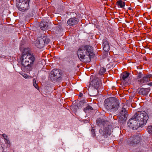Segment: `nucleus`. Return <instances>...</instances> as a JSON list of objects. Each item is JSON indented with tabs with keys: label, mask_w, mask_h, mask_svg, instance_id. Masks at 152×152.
I'll return each mask as SVG.
<instances>
[{
	"label": "nucleus",
	"mask_w": 152,
	"mask_h": 152,
	"mask_svg": "<svg viewBox=\"0 0 152 152\" xmlns=\"http://www.w3.org/2000/svg\"><path fill=\"white\" fill-rule=\"evenodd\" d=\"M77 56L80 60L85 62H89L94 56L93 47L89 45L83 46L80 48Z\"/></svg>",
	"instance_id": "obj_1"
},
{
	"label": "nucleus",
	"mask_w": 152,
	"mask_h": 152,
	"mask_svg": "<svg viewBox=\"0 0 152 152\" xmlns=\"http://www.w3.org/2000/svg\"><path fill=\"white\" fill-rule=\"evenodd\" d=\"M23 52L22 56L20 58L21 64L23 66L24 71L28 72L31 70L35 60L34 55L28 52Z\"/></svg>",
	"instance_id": "obj_2"
},
{
	"label": "nucleus",
	"mask_w": 152,
	"mask_h": 152,
	"mask_svg": "<svg viewBox=\"0 0 152 152\" xmlns=\"http://www.w3.org/2000/svg\"><path fill=\"white\" fill-rule=\"evenodd\" d=\"M104 104L107 111L112 112L116 111L120 106L119 101L113 98L106 99L104 101Z\"/></svg>",
	"instance_id": "obj_3"
},
{
	"label": "nucleus",
	"mask_w": 152,
	"mask_h": 152,
	"mask_svg": "<svg viewBox=\"0 0 152 152\" xmlns=\"http://www.w3.org/2000/svg\"><path fill=\"white\" fill-rule=\"evenodd\" d=\"M134 118L137 121L141 126H143L146 123L148 116L146 112L142 111L135 113L134 115Z\"/></svg>",
	"instance_id": "obj_4"
},
{
	"label": "nucleus",
	"mask_w": 152,
	"mask_h": 152,
	"mask_svg": "<svg viewBox=\"0 0 152 152\" xmlns=\"http://www.w3.org/2000/svg\"><path fill=\"white\" fill-rule=\"evenodd\" d=\"M50 42V39L46 36L39 37L38 40L35 42V46L39 48H43L45 44H48Z\"/></svg>",
	"instance_id": "obj_5"
},
{
	"label": "nucleus",
	"mask_w": 152,
	"mask_h": 152,
	"mask_svg": "<svg viewBox=\"0 0 152 152\" xmlns=\"http://www.w3.org/2000/svg\"><path fill=\"white\" fill-rule=\"evenodd\" d=\"M90 84L96 89H100L102 87V81L100 79L97 77H95L93 79L91 78Z\"/></svg>",
	"instance_id": "obj_6"
},
{
	"label": "nucleus",
	"mask_w": 152,
	"mask_h": 152,
	"mask_svg": "<svg viewBox=\"0 0 152 152\" xmlns=\"http://www.w3.org/2000/svg\"><path fill=\"white\" fill-rule=\"evenodd\" d=\"M127 125L129 127L132 128L133 130L137 129L139 127L141 126L137 121L134 118V116L132 118L129 120L127 123Z\"/></svg>",
	"instance_id": "obj_7"
},
{
	"label": "nucleus",
	"mask_w": 152,
	"mask_h": 152,
	"mask_svg": "<svg viewBox=\"0 0 152 152\" xmlns=\"http://www.w3.org/2000/svg\"><path fill=\"white\" fill-rule=\"evenodd\" d=\"M99 133L104 137V138H107L109 136L111 133V131L110 128V126L108 125L107 126H104L103 129H100L99 130Z\"/></svg>",
	"instance_id": "obj_8"
},
{
	"label": "nucleus",
	"mask_w": 152,
	"mask_h": 152,
	"mask_svg": "<svg viewBox=\"0 0 152 152\" xmlns=\"http://www.w3.org/2000/svg\"><path fill=\"white\" fill-rule=\"evenodd\" d=\"M61 71L59 69H54L53 70L50 74V79L56 80L60 77Z\"/></svg>",
	"instance_id": "obj_9"
},
{
	"label": "nucleus",
	"mask_w": 152,
	"mask_h": 152,
	"mask_svg": "<svg viewBox=\"0 0 152 152\" xmlns=\"http://www.w3.org/2000/svg\"><path fill=\"white\" fill-rule=\"evenodd\" d=\"M128 114L125 109L123 108L120 113L118 121L120 123H123L126 120Z\"/></svg>",
	"instance_id": "obj_10"
},
{
	"label": "nucleus",
	"mask_w": 152,
	"mask_h": 152,
	"mask_svg": "<svg viewBox=\"0 0 152 152\" xmlns=\"http://www.w3.org/2000/svg\"><path fill=\"white\" fill-rule=\"evenodd\" d=\"M140 140V138L138 136H133L129 139L127 142L129 145L133 146L138 143Z\"/></svg>",
	"instance_id": "obj_11"
},
{
	"label": "nucleus",
	"mask_w": 152,
	"mask_h": 152,
	"mask_svg": "<svg viewBox=\"0 0 152 152\" xmlns=\"http://www.w3.org/2000/svg\"><path fill=\"white\" fill-rule=\"evenodd\" d=\"M19 7L18 9L21 11H24L27 10L28 7L29 2H19Z\"/></svg>",
	"instance_id": "obj_12"
},
{
	"label": "nucleus",
	"mask_w": 152,
	"mask_h": 152,
	"mask_svg": "<svg viewBox=\"0 0 152 152\" xmlns=\"http://www.w3.org/2000/svg\"><path fill=\"white\" fill-rule=\"evenodd\" d=\"M79 22V19L77 17L71 18L67 21V24L70 26L76 25Z\"/></svg>",
	"instance_id": "obj_13"
},
{
	"label": "nucleus",
	"mask_w": 152,
	"mask_h": 152,
	"mask_svg": "<svg viewBox=\"0 0 152 152\" xmlns=\"http://www.w3.org/2000/svg\"><path fill=\"white\" fill-rule=\"evenodd\" d=\"M39 26L41 30H45L49 28L48 23L45 21H42L40 23Z\"/></svg>",
	"instance_id": "obj_14"
},
{
	"label": "nucleus",
	"mask_w": 152,
	"mask_h": 152,
	"mask_svg": "<svg viewBox=\"0 0 152 152\" xmlns=\"http://www.w3.org/2000/svg\"><path fill=\"white\" fill-rule=\"evenodd\" d=\"M96 121L97 124L100 126L103 125L104 126H105L109 125L108 122L105 121L103 119L101 118L98 119Z\"/></svg>",
	"instance_id": "obj_15"
},
{
	"label": "nucleus",
	"mask_w": 152,
	"mask_h": 152,
	"mask_svg": "<svg viewBox=\"0 0 152 152\" xmlns=\"http://www.w3.org/2000/svg\"><path fill=\"white\" fill-rule=\"evenodd\" d=\"M103 47L104 51L107 52L110 50V45L108 42L105 40L103 42Z\"/></svg>",
	"instance_id": "obj_16"
},
{
	"label": "nucleus",
	"mask_w": 152,
	"mask_h": 152,
	"mask_svg": "<svg viewBox=\"0 0 152 152\" xmlns=\"http://www.w3.org/2000/svg\"><path fill=\"white\" fill-rule=\"evenodd\" d=\"M149 91V89L148 88H141L138 91L140 95H147Z\"/></svg>",
	"instance_id": "obj_17"
},
{
	"label": "nucleus",
	"mask_w": 152,
	"mask_h": 152,
	"mask_svg": "<svg viewBox=\"0 0 152 152\" xmlns=\"http://www.w3.org/2000/svg\"><path fill=\"white\" fill-rule=\"evenodd\" d=\"M98 89H96L94 88L89 91V93L90 96H94L98 94Z\"/></svg>",
	"instance_id": "obj_18"
},
{
	"label": "nucleus",
	"mask_w": 152,
	"mask_h": 152,
	"mask_svg": "<svg viewBox=\"0 0 152 152\" xmlns=\"http://www.w3.org/2000/svg\"><path fill=\"white\" fill-rule=\"evenodd\" d=\"M148 76L147 75L145 76L142 79L140 80V82L141 83L145 84L148 82Z\"/></svg>",
	"instance_id": "obj_19"
},
{
	"label": "nucleus",
	"mask_w": 152,
	"mask_h": 152,
	"mask_svg": "<svg viewBox=\"0 0 152 152\" xmlns=\"http://www.w3.org/2000/svg\"><path fill=\"white\" fill-rule=\"evenodd\" d=\"M116 5L118 7L122 8L125 6V3L122 0H119L117 1Z\"/></svg>",
	"instance_id": "obj_20"
},
{
	"label": "nucleus",
	"mask_w": 152,
	"mask_h": 152,
	"mask_svg": "<svg viewBox=\"0 0 152 152\" xmlns=\"http://www.w3.org/2000/svg\"><path fill=\"white\" fill-rule=\"evenodd\" d=\"M129 75V73L124 72L121 75V77L123 81H125L126 79L128 77Z\"/></svg>",
	"instance_id": "obj_21"
},
{
	"label": "nucleus",
	"mask_w": 152,
	"mask_h": 152,
	"mask_svg": "<svg viewBox=\"0 0 152 152\" xmlns=\"http://www.w3.org/2000/svg\"><path fill=\"white\" fill-rule=\"evenodd\" d=\"M106 69L104 67H101L99 72V75H102L104 73L106 72Z\"/></svg>",
	"instance_id": "obj_22"
},
{
	"label": "nucleus",
	"mask_w": 152,
	"mask_h": 152,
	"mask_svg": "<svg viewBox=\"0 0 152 152\" xmlns=\"http://www.w3.org/2000/svg\"><path fill=\"white\" fill-rule=\"evenodd\" d=\"M93 110V108L90 105H89L88 104H87V106L86 107V108H84V111L85 112H86L87 110Z\"/></svg>",
	"instance_id": "obj_23"
},
{
	"label": "nucleus",
	"mask_w": 152,
	"mask_h": 152,
	"mask_svg": "<svg viewBox=\"0 0 152 152\" xmlns=\"http://www.w3.org/2000/svg\"><path fill=\"white\" fill-rule=\"evenodd\" d=\"M33 84L34 86L37 89H39V87L37 85L36 83V81L35 80H33Z\"/></svg>",
	"instance_id": "obj_24"
},
{
	"label": "nucleus",
	"mask_w": 152,
	"mask_h": 152,
	"mask_svg": "<svg viewBox=\"0 0 152 152\" xmlns=\"http://www.w3.org/2000/svg\"><path fill=\"white\" fill-rule=\"evenodd\" d=\"M148 132L149 133H152V126H150L148 128Z\"/></svg>",
	"instance_id": "obj_25"
},
{
	"label": "nucleus",
	"mask_w": 152,
	"mask_h": 152,
	"mask_svg": "<svg viewBox=\"0 0 152 152\" xmlns=\"http://www.w3.org/2000/svg\"><path fill=\"white\" fill-rule=\"evenodd\" d=\"M143 74L141 72H139L137 76V79L141 78Z\"/></svg>",
	"instance_id": "obj_26"
},
{
	"label": "nucleus",
	"mask_w": 152,
	"mask_h": 152,
	"mask_svg": "<svg viewBox=\"0 0 152 152\" xmlns=\"http://www.w3.org/2000/svg\"><path fill=\"white\" fill-rule=\"evenodd\" d=\"M91 132L92 134V135L93 137H94L95 135V130L94 129H92L91 130Z\"/></svg>",
	"instance_id": "obj_27"
},
{
	"label": "nucleus",
	"mask_w": 152,
	"mask_h": 152,
	"mask_svg": "<svg viewBox=\"0 0 152 152\" xmlns=\"http://www.w3.org/2000/svg\"><path fill=\"white\" fill-rule=\"evenodd\" d=\"M147 75L148 76V81H152V75Z\"/></svg>",
	"instance_id": "obj_28"
},
{
	"label": "nucleus",
	"mask_w": 152,
	"mask_h": 152,
	"mask_svg": "<svg viewBox=\"0 0 152 152\" xmlns=\"http://www.w3.org/2000/svg\"><path fill=\"white\" fill-rule=\"evenodd\" d=\"M23 77L26 79L30 78V77L29 76L27 75V74H24V75H22Z\"/></svg>",
	"instance_id": "obj_29"
},
{
	"label": "nucleus",
	"mask_w": 152,
	"mask_h": 152,
	"mask_svg": "<svg viewBox=\"0 0 152 152\" xmlns=\"http://www.w3.org/2000/svg\"><path fill=\"white\" fill-rule=\"evenodd\" d=\"M2 136L4 138V139L6 140L7 141H8V140L7 138V136L5 134H2Z\"/></svg>",
	"instance_id": "obj_30"
},
{
	"label": "nucleus",
	"mask_w": 152,
	"mask_h": 152,
	"mask_svg": "<svg viewBox=\"0 0 152 152\" xmlns=\"http://www.w3.org/2000/svg\"><path fill=\"white\" fill-rule=\"evenodd\" d=\"M19 2H29L30 0H18Z\"/></svg>",
	"instance_id": "obj_31"
},
{
	"label": "nucleus",
	"mask_w": 152,
	"mask_h": 152,
	"mask_svg": "<svg viewBox=\"0 0 152 152\" xmlns=\"http://www.w3.org/2000/svg\"><path fill=\"white\" fill-rule=\"evenodd\" d=\"M83 96V94L81 93H80L79 95V96L80 97H81Z\"/></svg>",
	"instance_id": "obj_32"
},
{
	"label": "nucleus",
	"mask_w": 152,
	"mask_h": 152,
	"mask_svg": "<svg viewBox=\"0 0 152 152\" xmlns=\"http://www.w3.org/2000/svg\"><path fill=\"white\" fill-rule=\"evenodd\" d=\"M148 85L150 86H152V82L149 83L148 84Z\"/></svg>",
	"instance_id": "obj_33"
},
{
	"label": "nucleus",
	"mask_w": 152,
	"mask_h": 152,
	"mask_svg": "<svg viewBox=\"0 0 152 152\" xmlns=\"http://www.w3.org/2000/svg\"><path fill=\"white\" fill-rule=\"evenodd\" d=\"M128 9L129 10H132V8L130 7H129L128 8Z\"/></svg>",
	"instance_id": "obj_34"
},
{
	"label": "nucleus",
	"mask_w": 152,
	"mask_h": 152,
	"mask_svg": "<svg viewBox=\"0 0 152 152\" xmlns=\"http://www.w3.org/2000/svg\"><path fill=\"white\" fill-rule=\"evenodd\" d=\"M82 102H83V101H80V103H81Z\"/></svg>",
	"instance_id": "obj_35"
}]
</instances>
